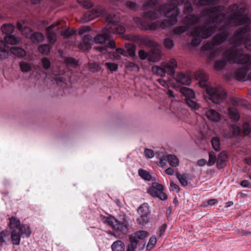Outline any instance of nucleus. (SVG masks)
I'll return each instance as SVG.
<instances>
[{
  "label": "nucleus",
  "mask_w": 251,
  "mask_h": 251,
  "mask_svg": "<svg viewBox=\"0 0 251 251\" xmlns=\"http://www.w3.org/2000/svg\"><path fill=\"white\" fill-rule=\"evenodd\" d=\"M92 42V37L89 35H85L82 42L78 45V48L83 51L89 50L91 49Z\"/></svg>",
  "instance_id": "18"
},
{
  "label": "nucleus",
  "mask_w": 251,
  "mask_h": 251,
  "mask_svg": "<svg viewBox=\"0 0 251 251\" xmlns=\"http://www.w3.org/2000/svg\"><path fill=\"white\" fill-rule=\"evenodd\" d=\"M152 71L158 76H164L166 75L164 68L162 66V63L160 66H153L152 67Z\"/></svg>",
  "instance_id": "28"
},
{
  "label": "nucleus",
  "mask_w": 251,
  "mask_h": 251,
  "mask_svg": "<svg viewBox=\"0 0 251 251\" xmlns=\"http://www.w3.org/2000/svg\"><path fill=\"white\" fill-rule=\"evenodd\" d=\"M166 160L170 165L173 167H176L179 165V160L175 155L169 154L167 155Z\"/></svg>",
  "instance_id": "26"
},
{
  "label": "nucleus",
  "mask_w": 251,
  "mask_h": 251,
  "mask_svg": "<svg viewBox=\"0 0 251 251\" xmlns=\"http://www.w3.org/2000/svg\"><path fill=\"white\" fill-rule=\"evenodd\" d=\"M51 46L49 44H43L40 45L38 48L39 52L45 55L48 54L50 52Z\"/></svg>",
  "instance_id": "38"
},
{
  "label": "nucleus",
  "mask_w": 251,
  "mask_h": 251,
  "mask_svg": "<svg viewBox=\"0 0 251 251\" xmlns=\"http://www.w3.org/2000/svg\"><path fill=\"white\" fill-rule=\"evenodd\" d=\"M19 234L21 236L29 237L31 233L30 227L27 225H22L19 227Z\"/></svg>",
  "instance_id": "22"
},
{
  "label": "nucleus",
  "mask_w": 251,
  "mask_h": 251,
  "mask_svg": "<svg viewBox=\"0 0 251 251\" xmlns=\"http://www.w3.org/2000/svg\"><path fill=\"white\" fill-rule=\"evenodd\" d=\"M231 130L234 135H238L240 133V128L236 125H233L231 126Z\"/></svg>",
  "instance_id": "61"
},
{
  "label": "nucleus",
  "mask_w": 251,
  "mask_h": 251,
  "mask_svg": "<svg viewBox=\"0 0 251 251\" xmlns=\"http://www.w3.org/2000/svg\"><path fill=\"white\" fill-rule=\"evenodd\" d=\"M176 80L177 82L186 85H189L191 82V79L189 75L183 73L178 74Z\"/></svg>",
  "instance_id": "19"
},
{
  "label": "nucleus",
  "mask_w": 251,
  "mask_h": 251,
  "mask_svg": "<svg viewBox=\"0 0 251 251\" xmlns=\"http://www.w3.org/2000/svg\"><path fill=\"white\" fill-rule=\"evenodd\" d=\"M125 48L126 52L131 57L135 56V46L132 44H126Z\"/></svg>",
  "instance_id": "40"
},
{
  "label": "nucleus",
  "mask_w": 251,
  "mask_h": 251,
  "mask_svg": "<svg viewBox=\"0 0 251 251\" xmlns=\"http://www.w3.org/2000/svg\"><path fill=\"white\" fill-rule=\"evenodd\" d=\"M4 40L6 44L10 45H16L21 42L20 37H16L10 34L5 36Z\"/></svg>",
  "instance_id": "23"
},
{
  "label": "nucleus",
  "mask_w": 251,
  "mask_h": 251,
  "mask_svg": "<svg viewBox=\"0 0 251 251\" xmlns=\"http://www.w3.org/2000/svg\"><path fill=\"white\" fill-rule=\"evenodd\" d=\"M149 233L145 230H139L134 233L133 235L129 236V239H131L138 244L139 240H144L149 236Z\"/></svg>",
  "instance_id": "16"
},
{
  "label": "nucleus",
  "mask_w": 251,
  "mask_h": 251,
  "mask_svg": "<svg viewBox=\"0 0 251 251\" xmlns=\"http://www.w3.org/2000/svg\"><path fill=\"white\" fill-rule=\"evenodd\" d=\"M147 192L153 197L158 198L162 201L167 199V195L164 192L163 186L162 184L154 182L149 188Z\"/></svg>",
  "instance_id": "10"
},
{
  "label": "nucleus",
  "mask_w": 251,
  "mask_h": 251,
  "mask_svg": "<svg viewBox=\"0 0 251 251\" xmlns=\"http://www.w3.org/2000/svg\"><path fill=\"white\" fill-rule=\"evenodd\" d=\"M78 2L82 4L84 7L86 8H89L93 6V3L89 0H78Z\"/></svg>",
  "instance_id": "54"
},
{
  "label": "nucleus",
  "mask_w": 251,
  "mask_h": 251,
  "mask_svg": "<svg viewBox=\"0 0 251 251\" xmlns=\"http://www.w3.org/2000/svg\"><path fill=\"white\" fill-rule=\"evenodd\" d=\"M138 174L144 180L150 181L152 179V176L150 173L144 169H140L138 170Z\"/></svg>",
  "instance_id": "35"
},
{
  "label": "nucleus",
  "mask_w": 251,
  "mask_h": 251,
  "mask_svg": "<svg viewBox=\"0 0 251 251\" xmlns=\"http://www.w3.org/2000/svg\"><path fill=\"white\" fill-rule=\"evenodd\" d=\"M76 32V31L75 29L70 30L69 29L67 28L61 31V35H62L65 38H67L70 36L73 35Z\"/></svg>",
  "instance_id": "45"
},
{
  "label": "nucleus",
  "mask_w": 251,
  "mask_h": 251,
  "mask_svg": "<svg viewBox=\"0 0 251 251\" xmlns=\"http://www.w3.org/2000/svg\"><path fill=\"white\" fill-rule=\"evenodd\" d=\"M230 48H231V47L228 45L227 47V50L224 52L223 56L225 58L224 60H220L217 62H216L214 64V68L217 70H222L226 64L227 61L232 62L231 61H229L227 58L225 57V53L229 50Z\"/></svg>",
  "instance_id": "21"
},
{
  "label": "nucleus",
  "mask_w": 251,
  "mask_h": 251,
  "mask_svg": "<svg viewBox=\"0 0 251 251\" xmlns=\"http://www.w3.org/2000/svg\"><path fill=\"white\" fill-rule=\"evenodd\" d=\"M91 13L89 11H88L86 12L84 15L82 17V18L80 19V21L82 23H86L89 21H92L94 19H95L94 17H92L91 15Z\"/></svg>",
  "instance_id": "46"
},
{
  "label": "nucleus",
  "mask_w": 251,
  "mask_h": 251,
  "mask_svg": "<svg viewBox=\"0 0 251 251\" xmlns=\"http://www.w3.org/2000/svg\"><path fill=\"white\" fill-rule=\"evenodd\" d=\"M182 93L186 97V98L193 99L195 97V94L193 90L187 87L181 89Z\"/></svg>",
  "instance_id": "36"
},
{
  "label": "nucleus",
  "mask_w": 251,
  "mask_h": 251,
  "mask_svg": "<svg viewBox=\"0 0 251 251\" xmlns=\"http://www.w3.org/2000/svg\"><path fill=\"white\" fill-rule=\"evenodd\" d=\"M150 207L148 203H144L137 209L139 217L137 219L139 224L143 225L149 222L150 213Z\"/></svg>",
  "instance_id": "11"
},
{
  "label": "nucleus",
  "mask_w": 251,
  "mask_h": 251,
  "mask_svg": "<svg viewBox=\"0 0 251 251\" xmlns=\"http://www.w3.org/2000/svg\"><path fill=\"white\" fill-rule=\"evenodd\" d=\"M112 251H125V244L121 240H117L111 245Z\"/></svg>",
  "instance_id": "24"
},
{
  "label": "nucleus",
  "mask_w": 251,
  "mask_h": 251,
  "mask_svg": "<svg viewBox=\"0 0 251 251\" xmlns=\"http://www.w3.org/2000/svg\"><path fill=\"white\" fill-rule=\"evenodd\" d=\"M9 226L10 228L13 230H15L16 229H18L19 227L21 226V222L20 220L14 217H12L10 219Z\"/></svg>",
  "instance_id": "31"
},
{
  "label": "nucleus",
  "mask_w": 251,
  "mask_h": 251,
  "mask_svg": "<svg viewBox=\"0 0 251 251\" xmlns=\"http://www.w3.org/2000/svg\"><path fill=\"white\" fill-rule=\"evenodd\" d=\"M126 6L130 9L135 10L137 8V4L135 2L132 1H128L126 3Z\"/></svg>",
  "instance_id": "62"
},
{
  "label": "nucleus",
  "mask_w": 251,
  "mask_h": 251,
  "mask_svg": "<svg viewBox=\"0 0 251 251\" xmlns=\"http://www.w3.org/2000/svg\"><path fill=\"white\" fill-rule=\"evenodd\" d=\"M41 63L43 68L46 70H49L50 67V61L47 57H44L41 59Z\"/></svg>",
  "instance_id": "48"
},
{
  "label": "nucleus",
  "mask_w": 251,
  "mask_h": 251,
  "mask_svg": "<svg viewBox=\"0 0 251 251\" xmlns=\"http://www.w3.org/2000/svg\"><path fill=\"white\" fill-rule=\"evenodd\" d=\"M144 12L141 18H133L134 22L145 30H155L159 28L165 29L176 25L179 9L168 3L158 5L157 0H147L143 5Z\"/></svg>",
  "instance_id": "1"
},
{
  "label": "nucleus",
  "mask_w": 251,
  "mask_h": 251,
  "mask_svg": "<svg viewBox=\"0 0 251 251\" xmlns=\"http://www.w3.org/2000/svg\"><path fill=\"white\" fill-rule=\"evenodd\" d=\"M11 53L18 57H22L25 55V51L21 48L13 47L10 49Z\"/></svg>",
  "instance_id": "27"
},
{
  "label": "nucleus",
  "mask_w": 251,
  "mask_h": 251,
  "mask_svg": "<svg viewBox=\"0 0 251 251\" xmlns=\"http://www.w3.org/2000/svg\"><path fill=\"white\" fill-rule=\"evenodd\" d=\"M243 132L245 135H247L251 132V127L248 124H245L243 125Z\"/></svg>",
  "instance_id": "59"
},
{
  "label": "nucleus",
  "mask_w": 251,
  "mask_h": 251,
  "mask_svg": "<svg viewBox=\"0 0 251 251\" xmlns=\"http://www.w3.org/2000/svg\"><path fill=\"white\" fill-rule=\"evenodd\" d=\"M5 40H0V51L1 52H6L8 50L9 48Z\"/></svg>",
  "instance_id": "57"
},
{
  "label": "nucleus",
  "mask_w": 251,
  "mask_h": 251,
  "mask_svg": "<svg viewBox=\"0 0 251 251\" xmlns=\"http://www.w3.org/2000/svg\"><path fill=\"white\" fill-rule=\"evenodd\" d=\"M229 115L233 121H238L240 118V115L238 110L234 107H230L228 109Z\"/></svg>",
  "instance_id": "32"
},
{
  "label": "nucleus",
  "mask_w": 251,
  "mask_h": 251,
  "mask_svg": "<svg viewBox=\"0 0 251 251\" xmlns=\"http://www.w3.org/2000/svg\"><path fill=\"white\" fill-rule=\"evenodd\" d=\"M9 232L8 230H4L1 232L0 236V241L2 243L5 242V238L8 237Z\"/></svg>",
  "instance_id": "56"
},
{
  "label": "nucleus",
  "mask_w": 251,
  "mask_h": 251,
  "mask_svg": "<svg viewBox=\"0 0 251 251\" xmlns=\"http://www.w3.org/2000/svg\"><path fill=\"white\" fill-rule=\"evenodd\" d=\"M224 16H221L212 20H207L202 27H196L188 31V34L193 36L191 45L196 47L200 45L202 39H207L213 33L215 29H224L223 21Z\"/></svg>",
  "instance_id": "4"
},
{
  "label": "nucleus",
  "mask_w": 251,
  "mask_h": 251,
  "mask_svg": "<svg viewBox=\"0 0 251 251\" xmlns=\"http://www.w3.org/2000/svg\"><path fill=\"white\" fill-rule=\"evenodd\" d=\"M66 64L73 68H78L79 67V62L78 60L72 57H67L65 59Z\"/></svg>",
  "instance_id": "33"
},
{
  "label": "nucleus",
  "mask_w": 251,
  "mask_h": 251,
  "mask_svg": "<svg viewBox=\"0 0 251 251\" xmlns=\"http://www.w3.org/2000/svg\"><path fill=\"white\" fill-rule=\"evenodd\" d=\"M125 67L128 70L132 72H138L139 71V66L135 63L130 62L127 61L125 64Z\"/></svg>",
  "instance_id": "34"
},
{
  "label": "nucleus",
  "mask_w": 251,
  "mask_h": 251,
  "mask_svg": "<svg viewBox=\"0 0 251 251\" xmlns=\"http://www.w3.org/2000/svg\"><path fill=\"white\" fill-rule=\"evenodd\" d=\"M17 27L26 38L30 39L31 37L33 31L30 28L26 26L23 27L22 24L20 22L17 23Z\"/></svg>",
  "instance_id": "20"
},
{
  "label": "nucleus",
  "mask_w": 251,
  "mask_h": 251,
  "mask_svg": "<svg viewBox=\"0 0 251 251\" xmlns=\"http://www.w3.org/2000/svg\"><path fill=\"white\" fill-rule=\"evenodd\" d=\"M204 17L202 15V12L199 16L194 14H190L186 16L182 19V22L187 25H181L175 27L173 32L175 34L180 35L188 29L189 26L194 25L201 21V19Z\"/></svg>",
  "instance_id": "9"
},
{
  "label": "nucleus",
  "mask_w": 251,
  "mask_h": 251,
  "mask_svg": "<svg viewBox=\"0 0 251 251\" xmlns=\"http://www.w3.org/2000/svg\"><path fill=\"white\" fill-rule=\"evenodd\" d=\"M129 244L128 245L127 251H135L137 248V243L131 239H129Z\"/></svg>",
  "instance_id": "51"
},
{
  "label": "nucleus",
  "mask_w": 251,
  "mask_h": 251,
  "mask_svg": "<svg viewBox=\"0 0 251 251\" xmlns=\"http://www.w3.org/2000/svg\"><path fill=\"white\" fill-rule=\"evenodd\" d=\"M105 65L107 68L111 72L116 71L118 68V65L115 63L106 62Z\"/></svg>",
  "instance_id": "50"
},
{
  "label": "nucleus",
  "mask_w": 251,
  "mask_h": 251,
  "mask_svg": "<svg viewBox=\"0 0 251 251\" xmlns=\"http://www.w3.org/2000/svg\"><path fill=\"white\" fill-rule=\"evenodd\" d=\"M217 0H194V3L198 6L212 5L214 4Z\"/></svg>",
  "instance_id": "30"
},
{
  "label": "nucleus",
  "mask_w": 251,
  "mask_h": 251,
  "mask_svg": "<svg viewBox=\"0 0 251 251\" xmlns=\"http://www.w3.org/2000/svg\"><path fill=\"white\" fill-rule=\"evenodd\" d=\"M45 39L44 35L38 32H33L31 35V37L30 38V39L35 42V43H39L40 42L43 41Z\"/></svg>",
  "instance_id": "29"
},
{
  "label": "nucleus",
  "mask_w": 251,
  "mask_h": 251,
  "mask_svg": "<svg viewBox=\"0 0 251 251\" xmlns=\"http://www.w3.org/2000/svg\"><path fill=\"white\" fill-rule=\"evenodd\" d=\"M161 63L166 74L169 75H173L175 74V69L177 67V62L176 59L172 58L167 62H163Z\"/></svg>",
  "instance_id": "14"
},
{
  "label": "nucleus",
  "mask_w": 251,
  "mask_h": 251,
  "mask_svg": "<svg viewBox=\"0 0 251 251\" xmlns=\"http://www.w3.org/2000/svg\"><path fill=\"white\" fill-rule=\"evenodd\" d=\"M108 42L106 45V47L109 48L111 49H115L116 48V44L114 40H112L111 38L107 41Z\"/></svg>",
  "instance_id": "63"
},
{
  "label": "nucleus",
  "mask_w": 251,
  "mask_h": 251,
  "mask_svg": "<svg viewBox=\"0 0 251 251\" xmlns=\"http://www.w3.org/2000/svg\"><path fill=\"white\" fill-rule=\"evenodd\" d=\"M15 27L11 24H5L1 27L2 32L7 35L11 34L14 31Z\"/></svg>",
  "instance_id": "25"
},
{
  "label": "nucleus",
  "mask_w": 251,
  "mask_h": 251,
  "mask_svg": "<svg viewBox=\"0 0 251 251\" xmlns=\"http://www.w3.org/2000/svg\"><path fill=\"white\" fill-rule=\"evenodd\" d=\"M225 57L232 63H236L238 68L233 73L234 77L238 80L246 81L249 78L247 73L251 65V57L236 50H229L226 53Z\"/></svg>",
  "instance_id": "5"
},
{
  "label": "nucleus",
  "mask_w": 251,
  "mask_h": 251,
  "mask_svg": "<svg viewBox=\"0 0 251 251\" xmlns=\"http://www.w3.org/2000/svg\"><path fill=\"white\" fill-rule=\"evenodd\" d=\"M120 18L114 14H108L106 17L107 25L100 34L94 38L96 44H103L111 38V33L123 34L125 32V28L120 25Z\"/></svg>",
  "instance_id": "6"
},
{
  "label": "nucleus",
  "mask_w": 251,
  "mask_h": 251,
  "mask_svg": "<svg viewBox=\"0 0 251 251\" xmlns=\"http://www.w3.org/2000/svg\"><path fill=\"white\" fill-rule=\"evenodd\" d=\"M144 153L146 157L148 158H152L154 156V151L151 149H145Z\"/></svg>",
  "instance_id": "58"
},
{
  "label": "nucleus",
  "mask_w": 251,
  "mask_h": 251,
  "mask_svg": "<svg viewBox=\"0 0 251 251\" xmlns=\"http://www.w3.org/2000/svg\"><path fill=\"white\" fill-rule=\"evenodd\" d=\"M239 234L241 236H251V231L248 230L241 229L239 230Z\"/></svg>",
  "instance_id": "64"
},
{
  "label": "nucleus",
  "mask_w": 251,
  "mask_h": 251,
  "mask_svg": "<svg viewBox=\"0 0 251 251\" xmlns=\"http://www.w3.org/2000/svg\"><path fill=\"white\" fill-rule=\"evenodd\" d=\"M89 12L91 13L92 17L94 18L99 17L103 13L102 10L100 8L94 9Z\"/></svg>",
  "instance_id": "53"
},
{
  "label": "nucleus",
  "mask_w": 251,
  "mask_h": 251,
  "mask_svg": "<svg viewBox=\"0 0 251 251\" xmlns=\"http://www.w3.org/2000/svg\"><path fill=\"white\" fill-rule=\"evenodd\" d=\"M211 144L213 148L216 151H219L221 149L220 139L217 137L212 138L211 139Z\"/></svg>",
  "instance_id": "41"
},
{
  "label": "nucleus",
  "mask_w": 251,
  "mask_h": 251,
  "mask_svg": "<svg viewBox=\"0 0 251 251\" xmlns=\"http://www.w3.org/2000/svg\"><path fill=\"white\" fill-rule=\"evenodd\" d=\"M217 160L216 155L213 151H210L209 152V159L207 162V165L208 166H213L216 161Z\"/></svg>",
  "instance_id": "42"
},
{
  "label": "nucleus",
  "mask_w": 251,
  "mask_h": 251,
  "mask_svg": "<svg viewBox=\"0 0 251 251\" xmlns=\"http://www.w3.org/2000/svg\"><path fill=\"white\" fill-rule=\"evenodd\" d=\"M227 155L226 151L220 152L218 155L217 161L221 162H225L227 159Z\"/></svg>",
  "instance_id": "52"
},
{
  "label": "nucleus",
  "mask_w": 251,
  "mask_h": 251,
  "mask_svg": "<svg viewBox=\"0 0 251 251\" xmlns=\"http://www.w3.org/2000/svg\"><path fill=\"white\" fill-rule=\"evenodd\" d=\"M176 175L179 182L182 186H186L188 185V182L185 176L186 175H181L179 173H177Z\"/></svg>",
  "instance_id": "47"
},
{
  "label": "nucleus",
  "mask_w": 251,
  "mask_h": 251,
  "mask_svg": "<svg viewBox=\"0 0 251 251\" xmlns=\"http://www.w3.org/2000/svg\"><path fill=\"white\" fill-rule=\"evenodd\" d=\"M60 21H57L46 28L47 38L50 44H53L57 40L56 30L58 29V28H55L59 24Z\"/></svg>",
  "instance_id": "12"
},
{
  "label": "nucleus",
  "mask_w": 251,
  "mask_h": 251,
  "mask_svg": "<svg viewBox=\"0 0 251 251\" xmlns=\"http://www.w3.org/2000/svg\"><path fill=\"white\" fill-rule=\"evenodd\" d=\"M88 68L93 72H98L100 69L99 65L95 63H89Z\"/></svg>",
  "instance_id": "55"
},
{
  "label": "nucleus",
  "mask_w": 251,
  "mask_h": 251,
  "mask_svg": "<svg viewBox=\"0 0 251 251\" xmlns=\"http://www.w3.org/2000/svg\"><path fill=\"white\" fill-rule=\"evenodd\" d=\"M138 55L140 59L141 60H145L147 58H148V53H147L144 50H140L138 52Z\"/></svg>",
  "instance_id": "60"
},
{
  "label": "nucleus",
  "mask_w": 251,
  "mask_h": 251,
  "mask_svg": "<svg viewBox=\"0 0 251 251\" xmlns=\"http://www.w3.org/2000/svg\"><path fill=\"white\" fill-rule=\"evenodd\" d=\"M120 219H116L113 216L103 217V222L110 226L113 229L126 234L128 231L127 225L129 224V218L126 215L120 216Z\"/></svg>",
  "instance_id": "8"
},
{
  "label": "nucleus",
  "mask_w": 251,
  "mask_h": 251,
  "mask_svg": "<svg viewBox=\"0 0 251 251\" xmlns=\"http://www.w3.org/2000/svg\"><path fill=\"white\" fill-rule=\"evenodd\" d=\"M185 101L187 105L192 109L198 110L200 108V105L192 99L186 98Z\"/></svg>",
  "instance_id": "39"
},
{
  "label": "nucleus",
  "mask_w": 251,
  "mask_h": 251,
  "mask_svg": "<svg viewBox=\"0 0 251 251\" xmlns=\"http://www.w3.org/2000/svg\"><path fill=\"white\" fill-rule=\"evenodd\" d=\"M157 239L156 236L152 235L149 239L148 244L146 247L147 250L150 251L156 244Z\"/></svg>",
  "instance_id": "44"
},
{
  "label": "nucleus",
  "mask_w": 251,
  "mask_h": 251,
  "mask_svg": "<svg viewBox=\"0 0 251 251\" xmlns=\"http://www.w3.org/2000/svg\"><path fill=\"white\" fill-rule=\"evenodd\" d=\"M171 1V3L169 4L170 7L175 6L177 7V5L184 4V7L183 9V12L186 14H188L193 11V8L191 5V3L189 0H168Z\"/></svg>",
  "instance_id": "13"
},
{
  "label": "nucleus",
  "mask_w": 251,
  "mask_h": 251,
  "mask_svg": "<svg viewBox=\"0 0 251 251\" xmlns=\"http://www.w3.org/2000/svg\"><path fill=\"white\" fill-rule=\"evenodd\" d=\"M245 9L240 7L238 4L235 3L229 6V14L227 19L228 24L234 26L244 25L245 26L237 29L233 35L229 39V46L231 48L229 50H236L243 53L242 50L238 49L243 44L245 48L248 50L251 51V36L249 34L251 31L250 24L251 17L246 14Z\"/></svg>",
  "instance_id": "2"
},
{
  "label": "nucleus",
  "mask_w": 251,
  "mask_h": 251,
  "mask_svg": "<svg viewBox=\"0 0 251 251\" xmlns=\"http://www.w3.org/2000/svg\"><path fill=\"white\" fill-rule=\"evenodd\" d=\"M196 77L199 80L201 87H206V91L209 96V99L213 103L219 104L223 101L226 98V92L221 87H213L208 86V77L202 71H199L195 74Z\"/></svg>",
  "instance_id": "7"
},
{
  "label": "nucleus",
  "mask_w": 251,
  "mask_h": 251,
  "mask_svg": "<svg viewBox=\"0 0 251 251\" xmlns=\"http://www.w3.org/2000/svg\"><path fill=\"white\" fill-rule=\"evenodd\" d=\"M20 66L22 71L24 73L28 72L32 69V66L30 64L25 62H21L20 64Z\"/></svg>",
  "instance_id": "43"
},
{
  "label": "nucleus",
  "mask_w": 251,
  "mask_h": 251,
  "mask_svg": "<svg viewBox=\"0 0 251 251\" xmlns=\"http://www.w3.org/2000/svg\"><path fill=\"white\" fill-rule=\"evenodd\" d=\"M161 58V51L158 49H152L148 52V60L150 61L157 62L159 61Z\"/></svg>",
  "instance_id": "17"
},
{
  "label": "nucleus",
  "mask_w": 251,
  "mask_h": 251,
  "mask_svg": "<svg viewBox=\"0 0 251 251\" xmlns=\"http://www.w3.org/2000/svg\"><path fill=\"white\" fill-rule=\"evenodd\" d=\"M20 234L17 233L15 230H13L11 234V240L14 245H18L20 243Z\"/></svg>",
  "instance_id": "37"
},
{
  "label": "nucleus",
  "mask_w": 251,
  "mask_h": 251,
  "mask_svg": "<svg viewBox=\"0 0 251 251\" xmlns=\"http://www.w3.org/2000/svg\"><path fill=\"white\" fill-rule=\"evenodd\" d=\"M204 115L208 120L213 122H218L222 118V115L213 109H206Z\"/></svg>",
  "instance_id": "15"
},
{
  "label": "nucleus",
  "mask_w": 251,
  "mask_h": 251,
  "mask_svg": "<svg viewBox=\"0 0 251 251\" xmlns=\"http://www.w3.org/2000/svg\"><path fill=\"white\" fill-rule=\"evenodd\" d=\"M164 45L168 49H172L174 46V42L172 39L167 38L164 39Z\"/></svg>",
  "instance_id": "49"
},
{
  "label": "nucleus",
  "mask_w": 251,
  "mask_h": 251,
  "mask_svg": "<svg viewBox=\"0 0 251 251\" xmlns=\"http://www.w3.org/2000/svg\"><path fill=\"white\" fill-rule=\"evenodd\" d=\"M224 9V7L220 5L216 6L210 8H206L203 10L202 11V15L205 17L209 18L208 20H212L222 15L224 16V19L222 20V21H223V25L224 28L222 29H215L213 32L216 29L223 30L224 31L215 35L213 37L211 42H208L202 47V50L203 51H209V54L208 58L210 60L214 58L218 52V51L214 50V46L222 44L227 39L229 33L227 28L228 26H233L232 25L228 24L226 21V20L229 16V6L227 9V12L226 14L222 13Z\"/></svg>",
  "instance_id": "3"
}]
</instances>
